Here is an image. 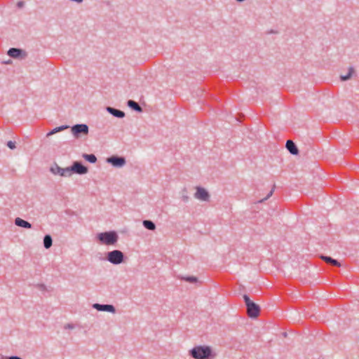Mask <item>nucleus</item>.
Masks as SVG:
<instances>
[{"instance_id": "f257e3e1", "label": "nucleus", "mask_w": 359, "mask_h": 359, "mask_svg": "<svg viewBox=\"0 0 359 359\" xmlns=\"http://www.w3.org/2000/svg\"><path fill=\"white\" fill-rule=\"evenodd\" d=\"M189 355L194 359H212L215 355L208 346H195L189 351Z\"/></svg>"}, {"instance_id": "f03ea898", "label": "nucleus", "mask_w": 359, "mask_h": 359, "mask_svg": "<svg viewBox=\"0 0 359 359\" xmlns=\"http://www.w3.org/2000/svg\"><path fill=\"white\" fill-rule=\"evenodd\" d=\"M97 238L102 244L108 245H114L118 239L116 231L100 233L97 235Z\"/></svg>"}, {"instance_id": "7ed1b4c3", "label": "nucleus", "mask_w": 359, "mask_h": 359, "mask_svg": "<svg viewBox=\"0 0 359 359\" xmlns=\"http://www.w3.org/2000/svg\"><path fill=\"white\" fill-rule=\"evenodd\" d=\"M243 299L247 308V313L250 318H257L260 313L259 306L252 302L249 297L246 294L243 296Z\"/></svg>"}, {"instance_id": "20e7f679", "label": "nucleus", "mask_w": 359, "mask_h": 359, "mask_svg": "<svg viewBox=\"0 0 359 359\" xmlns=\"http://www.w3.org/2000/svg\"><path fill=\"white\" fill-rule=\"evenodd\" d=\"M107 259L113 264H120L124 262V254L121 250H114L107 253Z\"/></svg>"}, {"instance_id": "39448f33", "label": "nucleus", "mask_w": 359, "mask_h": 359, "mask_svg": "<svg viewBox=\"0 0 359 359\" xmlns=\"http://www.w3.org/2000/svg\"><path fill=\"white\" fill-rule=\"evenodd\" d=\"M71 130L75 138H79L81 135H87L89 128L86 124H76L72 127Z\"/></svg>"}, {"instance_id": "423d86ee", "label": "nucleus", "mask_w": 359, "mask_h": 359, "mask_svg": "<svg viewBox=\"0 0 359 359\" xmlns=\"http://www.w3.org/2000/svg\"><path fill=\"white\" fill-rule=\"evenodd\" d=\"M7 54L14 59L25 58L27 56V53L24 50L18 48H9Z\"/></svg>"}, {"instance_id": "0eeeda50", "label": "nucleus", "mask_w": 359, "mask_h": 359, "mask_svg": "<svg viewBox=\"0 0 359 359\" xmlns=\"http://www.w3.org/2000/svg\"><path fill=\"white\" fill-rule=\"evenodd\" d=\"M72 170L73 173L79 175H84L88 172V169L86 166L83 165L79 161H74L72 165Z\"/></svg>"}, {"instance_id": "6e6552de", "label": "nucleus", "mask_w": 359, "mask_h": 359, "mask_svg": "<svg viewBox=\"0 0 359 359\" xmlns=\"http://www.w3.org/2000/svg\"><path fill=\"white\" fill-rule=\"evenodd\" d=\"M107 161L114 167H122L126 164L125 158L118 156H112L108 158Z\"/></svg>"}, {"instance_id": "1a4fd4ad", "label": "nucleus", "mask_w": 359, "mask_h": 359, "mask_svg": "<svg viewBox=\"0 0 359 359\" xmlns=\"http://www.w3.org/2000/svg\"><path fill=\"white\" fill-rule=\"evenodd\" d=\"M196 198L203 201H208L210 198L209 193L202 187H196V192L194 194Z\"/></svg>"}, {"instance_id": "9d476101", "label": "nucleus", "mask_w": 359, "mask_h": 359, "mask_svg": "<svg viewBox=\"0 0 359 359\" xmlns=\"http://www.w3.org/2000/svg\"><path fill=\"white\" fill-rule=\"evenodd\" d=\"M93 308L100 311H107L111 313H115L116 309L113 305L111 304H94Z\"/></svg>"}, {"instance_id": "9b49d317", "label": "nucleus", "mask_w": 359, "mask_h": 359, "mask_svg": "<svg viewBox=\"0 0 359 359\" xmlns=\"http://www.w3.org/2000/svg\"><path fill=\"white\" fill-rule=\"evenodd\" d=\"M285 147L293 155H297L299 153V150L292 140H287L286 142Z\"/></svg>"}, {"instance_id": "f8f14e48", "label": "nucleus", "mask_w": 359, "mask_h": 359, "mask_svg": "<svg viewBox=\"0 0 359 359\" xmlns=\"http://www.w3.org/2000/svg\"><path fill=\"white\" fill-rule=\"evenodd\" d=\"M107 111L109 114L113 115L114 116L117 117V118H120L125 117V115H126L125 113L123 111H121L119 109L113 108L111 107H107Z\"/></svg>"}, {"instance_id": "ddd939ff", "label": "nucleus", "mask_w": 359, "mask_h": 359, "mask_svg": "<svg viewBox=\"0 0 359 359\" xmlns=\"http://www.w3.org/2000/svg\"><path fill=\"white\" fill-rule=\"evenodd\" d=\"M355 75V70L353 67H349L348 68V72L345 75H341L340 79L342 81L349 80L352 76Z\"/></svg>"}, {"instance_id": "4468645a", "label": "nucleus", "mask_w": 359, "mask_h": 359, "mask_svg": "<svg viewBox=\"0 0 359 359\" xmlns=\"http://www.w3.org/2000/svg\"><path fill=\"white\" fill-rule=\"evenodd\" d=\"M320 258L328 264L337 267L341 266V264L337 259H332L330 257L322 255Z\"/></svg>"}, {"instance_id": "2eb2a0df", "label": "nucleus", "mask_w": 359, "mask_h": 359, "mask_svg": "<svg viewBox=\"0 0 359 359\" xmlns=\"http://www.w3.org/2000/svg\"><path fill=\"white\" fill-rule=\"evenodd\" d=\"M15 224L18 226L23 227L25 229H31L32 224L28 222L27 221H25L20 217H17L15 219Z\"/></svg>"}, {"instance_id": "dca6fc26", "label": "nucleus", "mask_w": 359, "mask_h": 359, "mask_svg": "<svg viewBox=\"0 0 359 359\" xmlns=\"http://www.w3.org/2000/svg\"><path fill=\"white\" fill-rule=\"evenodd\" d=\"M127 105L135 111L142 112V108L139 105L137 102L133 100H129L127 102Z\"/></svg>"}, {"instance_id": "f3484780", "label": "nucleus", "mask_w": 359, "mask_h": 359, "mask_svg": "<svg viewBox=\"0 0 359 359\" xmlns=\"http://www.w3.org/2000/svg\"><path fill=\"white\" fill-rule=\"evenodd\" d=\"M53 244V240L50 235H46L43 238V245L44 248L48 249Z\"/></svg>"}, {"instance_id": "a211bd4d", "label": "nucleus", "mask_w": 359, "mask_h": 359, "mask_svg": "<svg viewBox=\"0 0 359 359\" xmlns=\"http://www.w3.org/2000/svg\"><path fill=\"white\" fill-rule=\"evenodd\" d=\"M142 224H143V226L147 229H149V230H151V231H154V230L156 229L155 224L152 221H151V220H144Z\"/></svg>"}, {"instance_id": "6ab92c4d", "label": "nucleus", "mask_w": 359, "mask_h": 359, "mask_svg": "<svg viewBox=\"0 0 359 359\" xmlns=\"http://www.w3.org/2000/svg\"><path fill=\"white\" fill-rule=\"evenodd\" d=\"M68 128H69V126H62L60 127H57V128H54L53 130H52L51 131H50L48 133H47L46 136L49 137L50 135L55 134L56 133L62 131Z\"/></svg>"}, {"instance_id": "aec40b11", "label": "nucleus", "mask_w": 359, "mask_h": 359, "mask_svg": "<svg viewBox=\"0 0 359 359\" xmlns=\"http://www.w3.org/2000/svg\"><path fill=\"white\" fill-rule=\"evenodd\" d=\"M82 156L90 163H95L97 161V157L94 154H83Z\"/></svg>"}, {"instance_id": "412c9836", "label": "nucleus", "mask_w": 359, "mask_h": 359, "mask_svg": "<svg viewBox=\"0 0 359 359\" xmlns=\"http://www.w3.org/2000/svg\"><path fill=\"white\" fill-rule=\"evenodd\" d=\"M62 168H60L58 165L55 164L54 166H52L50 168V171L54 175H61Z\"/></svg>"}, {"instance_id": "4be33fe9", "label": "nucleus", "mask_w": 359, "mask_h": 359, "mask_svg": "<svg viewBox=\"0 0 359 359\" xmlns=\"http://www.w3.org/2000/svg\"><path fill=\"white\" fill-rule=\"evenodd\" d=\"M73 174L72 166L62 168L61 175L62 177H70Z\"/></svg>"}, {"instance_id": "5701e85b", "label": "nucleus", "mask_w": 359, "mask_h": 359, "mask_svg": "<svg viewBox=\"0 0 359 359\" xmlns=\"http://www.w3.org/2000/svg\"><path fill=\"white\" fill-rule=\"evenodd\" d=\"M182 280H184L187 282L194 283L197 282V278L194 276H188V277H182Z\"/></svg>"}, {"instance_id": "b1692460", "label": "nucleus", "mask_w": 359, "mask_h": 359, "mask_svg": "<svg viewBox=\"0 0 359 359\" xmlns=\"http://www.w3.org/2000/svg\"><path fill=\"white\" fill-rule=\"evenodd\" d=\"M7 146L11 149H13L15 148V142H12V141H8L7 142Z\"/></svg>"}, {"instance_id": "393cba45", "label": "nucleus", "mask_w": 359, "mask_h": 359, "mask_svg": "<svg viewBox=\"0 0 359 359\" xmlns=\"http://www.w3.org/2000/svg\"><path fill=\"white\" fill-rule=\"evenodd\" d=\"M273 193V189H272L271 190V191L268 194V195L266 196V198H264V199L260 200L259 202L262 203V202L267 200L269 197H271L272 196Z\"/></svg>"}, {"instance_id": "a878e982", "label": "nucleus", "mask_w": 359, "mask_h": 359, "mask_svg": "<svg viewBox=\"0 0 359 359\" xmlns=\"http://www.w3.org/2000/svg\"><path fill=\"white\" fill-rule=\"evenodd\" d=\"M18 8H22L25 6V2L23 1H20L16 4Z\"/></svg>"}, {"instance_id": "bb28decb", "label": "nucleus", "mask_w": 359, "mask_h": 359, "mask_svg": "<svg viewBox=\"0 0 359 359\" xmlns=\"http://www.w3.org/2000/svg\"><path fill=\"white\" fill-rule=\"evenodd\" d=\"M64 327H65V329H74V325L72 323H68V324L65 325Z\"/></svg>"}, {"instance_id": "cd10ccee", "label": "nucleus", "mask_w": 359, "mask_h": 359, "mask_svg": "<svg viewBox=\"0 0 359 359\" xmlns=\"http://www.w3.org/2000/svg\"><path fill=\"white\" fill-rule=\"evenodd\" d=\"M6 359H22V358L18 356H10V357H8Z\"/></svg>"}, {"instance_id": "c85d7f7f", "label": "nucleus", "mask_w": 359, "mask_h": 359, "mask_svg": "<svg viewBox=\"0 0 359 359\" xmlns=\"http://www.w3.org/2000/svg\"><path fill=\"white\" fill-rule=\"evenodd\" d=\"M70 1L80 4V3H82L83 0H70Z\"/></svg>"}, {"instance_id": "c756f323", "label": "nucleus", "mask_w": 359, "mask_h": 359, "mask_svg": "<svg viewBox=\"0 0 359 359\" xmlns=\"http://www.w3.org/2000/svg\"><path fill=\"white\" fill-rule=\"evenodd\" d=\"M4 64H11V60H8V61H5L4 62Z\"/></svg>"}, {"instance_id": "7c9ffc66", "label": "nucleus", "mask_w": 359, "mask_h": 359, "mask_svg": "<svg viewBox=\"0 0 359 359\" xmlns=\"http://www.w3.org/2000/svg\"><path fill=\"white\" fill-rule=\"evenodd\" d=\"M184 198V201H187L188 199V197L187 196H185V197H183Z\"/></svg>"}]
</instances>
